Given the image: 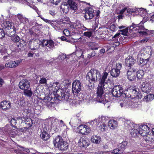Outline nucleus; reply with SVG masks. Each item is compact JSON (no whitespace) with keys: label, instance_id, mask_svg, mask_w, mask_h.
Listing matches in <instances>:
<instances>
[{"label":"nucleus","instance_id":"obj_1","mask_svg":"<svg viewBox=\"0 0 154 154\" xmlns=\"http://www.w3.org/2000/svg\"><path fill=\"white\" fill-rule=\"evenodd\" d=\"M108 75V74L107 72L103 73L102 76L100 79V82L97 89V95L96 100L98 102L103 103L104 104L107 102L105 98V95L104 94L103 89L105 83H107L105 81Z\"/></svg>","mask_w":154,"mask_h":154},{"label":"nucleus","instance_id":"obj_2","mask_svg":"<svg viewBox=\"0 0 154 154\" xmlns=\"http://www.w3.org/2000/svg\"><path fill=\"white\" fill-rule=\"evenodd\" d=\"M58 84V82L54 83L52 85L53 88H55L56 96L54 97L56 99L59 100L67 101L69 99V94L67 92H65L63 90L59 88L57 86Z\"/></svg>","mask_w":154,"mask_h":154},{"label":"nucleus","instance_id":"obj_3","mask_svg":"<svg viewBox=\"0 0 154 154\" xmlns=\"http://www.w3.org/2000/svg\"><path fill=\"white\" fill-rule=\"evenodd\" d=\"M53 144L55 147L61 151L65 150L68 147L67 142L64 141L62 137L59 135L56 137L54 139Z\"/></svg>","mask_w":154,"mask_h":154},{"label":"nucleus","instance_id":"obj_4","mask_svg":"<svg viewBox=\"0 0 154 154\" xmlns=\"http://www.w3.org/2000/svg\"><path fill=\"white\" fill-rule=\"evenodd\" d=\"M101 75L99 71L96 69L93 68L87 73L86 79L92 82L99 80L101 78Z\"/></svg>","mask_w":154,"mask_h":154},{"label":"nucleus","instance_id":"obj_5","mask_svg":"<svg viewBox=\"0 0 154 154\" xmlns=\"http://www.w3.org/2000/svg\"><path fill=\"white\" fill-rule=\"evenodd\" d=\"M13 23L8 21L4 22L1 26L6 31L5 34L8 36L12 37L16 33V29L13 26Z\"/></svg>","mask_w":154,"mask_h":154},{"label":"nucleus","instance_id":"obj_6","mask_svg":"<svg viewBox=\"0 0 154 154\" xmlns=\"http://www.w3.org/2000/svg\"><path fill=\"white\" fill-rule=\"evenodd\" d=\"M127 91L130 93V96L133 97V98H138L141 99L142 95L139 92V89L135 86H131L127 89Z\"/></svg>","mask_w":154,"mask_h":154},{"label":"nucleus","instance_id":"obj_7","mask_svg":"<svg viewBox=\"0 0 154 154\" xmlns=\"http://www.w3.org/2000/svg\"><path fill=\"white\" fill-rule=\"evenodd\" d=\"M123 89L120 85L115 86L111 90L112 93L113 97H119L123 94Z\"/></svg>","mask_w":154,"mask_h":154},{"label":"nucleus","instance_id":"obj_8","mask_svg":"<svg viewBox=\"0 0 154 154\" xmlns=\"http://www.w3.org/2000/svg\"><path fill=\"white\" fill-rule=\"evenodd\" d=\"M82 84L79 80H76L74 81L72 84V91L74 94H78L82 89Z\"/></svg>","mask_w":154,"mask_h":154},{"label":"nucleus","instance_id":"obj_9","mask_svg":"<svg viewBox=\"0 0 154 154\" xmlns=\"http://www.w3.org/2000/svg\"><path fill=\"white\" fill-rule=\"evenodd\" d=\"M137 69L134 68H130L127 72L128 79L130 81L135 80L136 78V72Z\"/></svg>","mask_w":154,"mask_h":154},{"label":"nucleus","instance_id":"obj_10","mask_svg":"<svg viewBox=\"0 0 154 154\" xmlns=\"http://www.w3.org/2000/svg\"><path fill=\"white\" fill-rule=\"evenodd\" d=\"M138 129L139 133L143 136L146 135L150 131V128L145 125H140Z\"/></svg>","mask_w":154,"mask_h":154},{"label":"nucleus","instance_id":"obj_11","mask_svg":"<svg viewBox=\"0 0 154 154\" xmlns=\"http://www.w3.org/2000/svg\"><path fill=\"white\" fill-rule=\"evenodd\" d=\"M19 86L20 89L23 90L29 89L30 87V82L26 79H23L20 82Z\"/></svg>","mask_w":154,"mask_h":154},{"label":"nucleus","instance_id":"obj_12","mask_svg":"<svg viewBox=\"0 0 154 154\" xmlns=\"http://www.w3.org/2000/svg\"><path fill=\"white\" fill-rule=\"evenodd\" d=\"M94 10L91 8H86L85 13V18L86 20L93 18L94 17Z\"/></svg>","mask_w":154,"mask_h":154},{"label":"nucleus","instance_id":"obj_13","mask_svg":"<svg viewBox=\"0 0 154 154\" xmlns=\"http://www.w3.org/2000/svg\"><path fill=\"white\" fill-rule=\"evenodd\" d=\"M140 88L142 92L147 93L149 92L151 87L149 83L145 82L141 85Z\"/></svg>","mask_w":154,"mask_h":154},{"label":"nucleus","instance_id":"obj_14","mask_svg":"<svg viewBox=\"0 0 154 154\" xmlns=\"http://www.w3.org/2000/svg\"><path fill=\"white\" fill-rule=\"evenodd\" d=\"M146 17H144L143 20L140 22V23L137 24H136L134 23H132V25L131 26L130 28L132 27V28L131 29H133L135 28L136 27V29H137L143 30L144 29V27L142 25L144 23L147 21Z\"/></svg>","mask_w":154,"mask_h":154},{"label":"nucleus","instance_id":"obj_15","mask_svg":"<svg viewBox=\"0 0 154 154\" xmlns=\"http://www.w3.org/2000/svg\"><path fill=\"white\" fill-rule=\"evenodd\" d=\"M136 62L135 60L132 57H128L125 59V63L126 66L132 68Z\"/></svg>","mask_w":154,"mask_h":154},{"label":"nucleus","instance_id":"obj_16","mask_svg":"<svg viewBox=\"0 0 154 154\" xmlns=\"http://www.w3.org/2000/svg\"><path fill=\"white\" fill-rule=\"evenodd\" d=\"M79 129L80 133L84 135L89 133L90 131L89 127L85 125H79Z\"/></svg>","mask_w":154,"mask_h":154},{"label":"nucleus","instance_id":"obj_17","mask_svg":"<svg viewBox=\"0 0 154 154\" xmlns=\"http://www.w3.org/2000/svg\"><path fill=\"white\" fill-rule=\"evenodd\" d=\"M22 62L21 60L9 62L5 64V67L8 68H15L18 66L19 64Z\"/></svg>","mask_w":154,"mask_h":154},{"label":"nucleus","instance_id":"obj_18","mask_svg":"<svg viewBox=\"0 0 154 154\" xmlns=\"http://www.w3.org/2000/svg\"><path fill=\"white\" fill-rule=\"evenodd\" d=\"M29 48L32 50H35L38 49V46L40 45L38 44L37 40H32L29 41Z\"/></svg>","mask_w":154,"mask_h":154},{"label":"nucleus","instance_id":"obj_19","mask_svg":"<svg viewBox=\"0 0 154 154\" xmlns=\"http://www.w3.org/2000/svg\"><path fill=\"white\" fill-rule=\"evenodd\" d=\"M11 104L10 103L6 101H2L0 105V107L3 110H6L9 109L11 107Z\"/></svg>","mask_w":154,"mask_h":154},{"label":"nucleus","instance_id":"obj_20","mask_svg":"<svg viewBox=\"0 0 154 154\" xmlns=\"http://www.w3.org/2000/svg\"><path fill=\"white\" fill-rule=\"evenodd\" d=\"M143 136L144 137V139L147 143L152 144H154V140L153 139L152 136L147 134L146 135Z\"/></svg>","mask_w":154,"mask_h":154},{"label":"nucleus","instance_id":"obj_21","mask_svg":"<svg viewBox=\"0 0 154 154\" xmlns=\"http://www.w3.org/2000/svg\"><path fill=\"white\" fill-rule=\"evenodd\" d=\"M40 137L42 139L45 141L47 140L50 137V135L44 130L41 131Z\"/></svg>","mask_w":154,"mask_h":154},{"label":"nucleus","instance_id":"obj_22","mask_svg":"<svg viewBox=\"0 0 154 154\" xmlns=\"http://www.w3.org/2000/svg\"><path fill=\"white\" fill-rule=\"evenodd\" d=\"M120 71L118 70L115 68L111 69L109 72L111 75L114 78L118 77L120 75Z\"/></svg>","mask_w":154,"mask_h":154},{"label":"nucleus","instance_id":"obj_23","mask_svg":"<svg viewBox=\"0 0 154 154\" xmlns=\"http://www.w3.org/2000/svg\"><path fill=\"white\" fill-rule=\"evenodd\" d=\"M83 26V25L79 21H77L75 23L70 25V26L71 28L76 29H79L82 28Z\"/></svg>","mask_w":154,"mask_h":154},{"label":"nucleus","instance_id":"obj_24","mask_svg":"<svg viewBox=\"0 0 154 154\" xmlns=\"http://www.w3.org/2000/svg\"><path fill=\"white\" fill-rule=\"evenodd\" d=\"M69 4L68 2H64L61 5L60 8L62 10L63 12L66 13L69 10Z\"/></svg>","mask_w":154,"mask_h":154},{"label":"nucleus","instance_id":"obj_25","mask_svg":"<svg viewBox=\"0 0 154 154\" xmlns=\"http://www.w3.org/2000/svg\"><path fill=\"white\" fill-rule=\"evenodd\" d=\"M88 46L89 48L91 50H97L99 48L98 44L94 42L89 43Z\"/></svg>","mask_w":154,"mask_h":154},{"label":"nucleus","instance_id":"obj_26","mask_svg":"<svg viewBox=\"0 0 154 154\" xmlns=\"http://www.w3.org/2000/svg\"><path fill=\"white\" fill-rule=\"evenodd\" d=\"M40 17L41 19L43 20L45 22L50 23L52 26H53L54 28H55V27H56V26L55 25V24H56L57 23L56 20H50L48 19H45L42 16H40Z\"/></svg>","mask_w":154,"mask_h":154},{"label":"nucleus","instance_id":"obj_27","mask_svg":"<svg viewBox=\"0 0 154 154\" xmlns=\"http://www.w3.org/2000/svg\"><path fill=\"white\" fill-rule=\"evenodd\" d=\"M154 99V95L152 94H147L144 97L143 100L146 102L151 101Z\"/></svg>","mask_w":154,"mask_h":154},{"label":"nucleus","instance_id":"obj_28","mask_svg":"<svg viewBox=\"0 0 154 154\" xmlns=\"http://www.w3.org/2000/svg\"><path fill=\"white\" fill-rule=\"evenodd\" d=\"M100 119H97L91 121L90 122V127H92L93 128H96L97 126L99 124V121Z\"/></svg>","mask_w":154,"mask_h":154},{"label":"nucleus","instance_id":"obj_29","mask_svg":"<svg viewBox=\"0 0 154 154\" xmlns=\"http://www.w3.org/2000/svg\"><path fill=\"white\" fill-rule=\"evenodd\" d=\"M79 144L84 147H86L89 145V141L88 140H85L83 139H80L79 142Z\"/></svg>","mask_w":154,"mask_h":154},{"label":"nucleus","instance_id":"obj_30","mask_svg":"<svg viewBox=\"0 0 154 154\" xmlns=\"http://www.w3.org/2000/svg\"><path fill=\"white\" fill-rule=\"evenodd\" d=\"M128 144V142L126 141H124L119 144V147L120 149L123 152L124 150L126 149Z\"/></svg>","mask_w":154,"mask_h":154},{"label":"nucleus","instance_id":"obj_31","mask_svg":"<svg viewBox=\"0 0 154 154\" xmlns=\"http://www.w3.org/2000/svg\"><path fill=\"white\" fill-rule=\"evenodd\" d=\"M117 122L114 120L109 121L108 123L109 126L112 129H114L117 127Z\"/></svg>","mask_w":154,"mask_h":154},{"label":"nucleus","instance_id":"obj_32","mask_svg":"<svg viewBox=\"0 0 154 154\" xmlns=\"http://www.w3.org/2000/svg\"><path fill=\"white\" fill-rule=\"evenodd\" d=\"M68 4H69V7L73 10L77 9V5L75 2L69 0L68 2Z\"/></svg>","mask_w":154,"mask_h":154},{"label":"nucleus","instance_id":"obj_33","mask_svg":"<svg viewBox=\"0 0 154 154\" xmlns=\"http://www.w3.org/2000/svg\"><path fill=\"white\" fill-rule=\"evenodd\" d=\"M144 74V72L142 70H140L136 72V76L138 79H141Z\"/></svg>","mask_w":154,"mask_h":154},{"label":"nucleus","instance_id":"obj_34","mask_svg":"<svg viewBox=\"0 0 154 154\" xmlns=\"http://www.w3.org/2000/svg\"><path fill=\"white\" fill-rule=\"evenodd\" d=\"M91 141L94 143L98 144L100 141V136H95L92 137L91 139Z\"/></svg>","mask_w":154,"mask_h":154},{"label":"nucleus","instance_id":"obj_35","mask_svg":"<svg viewBox=\"0 0 154 154\" xmlns=\"http://www.w3.org/2000/svg\"><path fill=\"white\" fill-rule=\"evenodd\" d=\"M131 134L132 136L135 137L140 134L139 133V130L137 129H132L131 131Z\"/></svg>","mask_w":154,"mask_h":154},{"label":"nucleus","instance_id":"obj_36","mask_svg":"<svg viewBox=\"0 0 154 154\" xmlns=\"http://www.w3.org/2000/svg\"><path fill=\"white\" fill-rule=\"evenodd\" d=\"M24 94L29 97H31L32 95V93L31 91V89L29 88V89H25L24 90Z\"/></svg>","mask_w":154,"mask_h":154},{"label":"nucleus","instance_id":"obj_37","mask_svg":"<svg viewBox=\"0 0 154 154\" xmlns=\"http://www.w3.org/2000/svg\"><path fill=\"white\" fill-rule=\"evenodd\" d=\"M130 26H130L128 27V28H126L125 29H123L121 30H120V32H121V34L123 35H125V36L127 35V33L128 32V28L131 30H132L131 29L132 28H133L132 27L130 29Z\"/></svg>","mask_w":154,"mask_h":154},{"label":"nucleus","instance_id":"obj_38","mask_svg":"<svg viewBox=\"0 0 154 154\" xmlns=\"http://www.w3.org/2000/svg\"><path fill=\"white\" fill-rule=\"evenodd\" d=\"M11 40L14 42H19L20 40V38L19 36L17 35H14L11 37Z\"/></svg>","mask_w":154,"mask_h":154},{"label":"nucleus","instance_id":"obj_39","mask_svg":"<svg viewBox=\"0 0 154 154\" xmlns=\"http://www.w3.org/2000/svg\"><path fill=\"white\" fill-rule=\"evenodd\" d=\"M54 46V42L52 40H48V44L47 47H48L49 49H53Z\"/></svg>","mask_w":154,"mask_h":154},{"label":"nucleus","instance_id":"obj_40","mask_svg":"<svg viewBox=\"0 0 154 154\" xmlns=\"http://www.w3.org/2000/svg\"><path fill=\"white\" fill-rule=\"evenodd\" d=\"M132 125V123L129 120H126L125 123V127L128 129H131V125Z\"/></svg>","mask_w":154,"mask_h":154},{"label":"nucleus","instance_id":"obj_41","mask_svg":"<svg viewBox=\"0 0 154 154\" xmlns=\"http://www.w3.org/2000/svg\"><path fill=\"white\" fill-rule=\"evenodd\" d=\"M10 122L11 125L12 127H16V125L17 123V122L16 118L15 119L13 118L11 120Z\"/></svg>","mask_w":154,"mask_h":154},{"label":"nucleus","instance_id":"obj_42","mask_svg":"<svg viewBox=\"0 0 154 154\" xmlns=\"http://www.w3.org/2000/svg\"><path fill=\"white\" fill-rule=\"evenodd\" d=\"M44 100L45 102L47 103L49 102L50 103H52L53 102L52 100H54L53 98L51 97L50 96H47L45 97Z\"/></svg>","mask_w":154,"mask_h":154},{"label":"nucleus","instance_id":"obj_43","mask_svg":"<svg viewBox=\"0 0 154 154\" xmlns=\"http://www.w3.org/2000/svg\"><path fill=\"white\" fill-rule=\"evenodd\" d=\"M48 40H43L40 45L42 47H44L45 46H48Z\"/></svg>","mask_w":154,"mask_h":154},{"label":"nucleus","instance_id":"obj_44","mask_svg":"<svg viewBox=\"0 0 154 154\" xmlns=\"http://www.w3.org/2000/svg\"><path fill=\"white\" fill-rule=\"evenodd\" d=\"M83 52L82 50L77 51L75 53L76 56L78 57H83Z\"/></svg>","mask_w":154,"mask_h":154},{"label":"nucleus","instance_id":"obj_45","mask_svg":"<svg viewBox=\"0 0 154 154\" xmlns=\"http://www.w3.org/2000/svg\"><path fill=\"white\" fill-rule=\"evenodd\" d=\"M25 103V101L23 98H21L18 101V104L20 106H24Z\"/></svg>","mask_w":154,"mask_h":154},{"label":"nucleus","instance_id":"obj_46","mask_svg":"<svg viewBox=\"0 0 154 154\" xmlns=\"http://www.w3.org/2000/svg\"><path fill=\"white\" fill-rule=\"evenodd\" d=\"M146 31H140L139 32V33L140 35L147 36L151 32L147 29H146Z\"/></svg>","mask_w":154,"mask_h":154},{"label":"nucleus","instance_id":"obj_47","mask_svg":"<svg viewBox=\"0 0 154 154\" xmlns=\"http://www.w3.org/2000/svg\"><path fill=\"white\" fill-rule=\"evenodd\" d=\"M4 28L2 27V28H0V38H3L5 37V33L3 30Z\"/></svg>","mask_w":154,"mask_h":154},{"label":"nucleus","instance_id":"obj_48","mask_svg":"<svg viewBox=\"0 0 154 154\" xmlns=\"http://www.w3.org/2000/svg\"><path fill=\"white\" fill-rule=\"evenodd\" d=\"M21 148H22V150H25L27 152H30L32 154H35L36 153V152H37V151L36 150H35L34 151L35 152H32V150H33V149H31L30 150H29V149H26V148H23L22 147H21Z\"/></svg>","mask_w":154,"mask_h":154},{"label":"nucleus","instance_id":"obj_49","mask_svg":"<svg viewBox=\"0 0 154 154\" xmlns=\"http://www.w3.org/2000/svg\"><path fill=\"white\" fill-rule=\"evenodd\" d=\"M57 58L59 59L63 60L65 59L67 57L65 54H61L58 56Z\"/></svg>","mask_w":154,"mask_h":154},{"label":"nucleus","instance_id":"obj_50","mask_svg":"<svg viewBox=\"0 0 154 154\" xmlns=\"http://www.w3.org/2000/svg\"><path fill=\"white\" fill-rule=\"evenodd\" d=\"M112 152H113L115 154H121L123 153L122 151L121 150V149H120V148H119V147H118V148L114 149Z\"/></svg>","mask_w":154,"mask_h":154},{"label":"nucleus","instance_id":"obj_51","mask_svg":"<svg viewBox=\"0 0 154 154\" xmlns=\"http://www.w3.org/2000/svg\"><path fill=\"white\" fill-rule=\"evenodd\" d=\"M125 102V101L124 99L123 100L119 101V104L121 107H126Z\"/></svg>","mask_w":154,"mask_h":154},{"label":"nucleus","instance_id":"obj_52","mask_svg":"<svg viewBox=\"0 0 154 154\" xmlns=\"http://www.w3.org/2000/svg\"><path fill=\"white\" fill-rule=\"evenodd\" d=\"M89 82L90 83L88 85L87 87L88 89L90 91L94 87V82H92L91 81Z\"/></svg>","mask_w":154,"mask_h":154},{"label":"nucleus","instance_id":"obj_53","mask_svg":"<svg viewBox=\"0 0 154 154\" xmlns=\"http://www.w3.org/2000/svg\"><path fill=\"white\" fill-rule=\"evenodd\" d=\"M69 20V18L67 16H65L63 18L61 19V21L63 23H66Z\"/></svg>","mask_w":154,"mask_h":154},{"label":"nucleus","instance_id":"obj_54","mask_svg":"<svg viewBox=\"0 0 154 154\" xmlns=\"http://www.w3.org/2000/svg\"><path fill=\"white\" fill-rule=\"evenodd\" d=\"M106 125L104 122L101 123L100 126V128L102 131H104L106 130L105 127H106Z\"/></svg>","mask_w":154,"mask_h":154},{"label":"nucleus","instance_id":"obj_55","mask_svg":"<svg viewBox=\"0 0 154 154\" xmlns=\"http://www.w3.org/2000/svg\"><path fill=\"white\" fill-rule=\"evenodd\" d=\"M125 106L126 107H129L130 106V100L128 98H125Z\"/></svg>","mask_w":154,"mask_h":154},{"label":"nucleus","instance_id":"obj_56","mask_svg":"<svg viewBox=\"0 0 154 154\" xmlns=\"http://www.w3.org/2000/svg\"><path fill=\"white\" fill-rule=\"evenodd\" d=\"M16 121L17 123H22L23 121H24V119L21 117H17L16 118Z\"/></svg>","mask_w":154,"mask_h":154},{"label":"nucleus","instance_id":"obj_57","mask_svg":"<svg viewBox=\"0 0 154 154\" xmlns=\"http://www.w3.org/2000/svg\"><path fill=\"white\" fill-rule=\"evenodd\" d=\"M96 54V53L95 51H93L88 54V58L90 59L91 57H93L95 56Z\"/></svg>","mask_w":154,"mask_h":154},{"label":"nucleus","instance_id":"obj_58","mask_svg":"<svg viewBox=\"0 0 154 154\" xmlns=\"http://www.w3.org/2000/svg\"><path fill=\"white\" fill-rule=\"evenodd\" d=\"M16 16L18 18L20 22L21 23L24 17H23L22 14H18L17 15H16Z\"/></svg>","mask_w":154,"mask_h":154},{"label":"nucleus","instance_id":"obj_59","mask_svg":"<svg viewBox=\"0 0 154 154\" xmlns=\"http://www.w3.org/2000/svg\"><path fill=\"white\" fill-rule=\"evenodd\" d=\"M77 96L78 98L79 99V100L82 101V100H84V95L82 93H79L77 94Z\"/></svg>","mask_w":154,"mask_h":154},{"label":"nucleus","instance_id":"obj_60","mask_svg":"<svg viewBox=\"0 0 154 154\" xmlns=\"http://www.w3.org/2000/svg\"><path fill=\"white\" fill-rule=\"evenodd\" d=\"M75 122H76L79 123L80 122V120L78 119H72L71 120V121L69 122V123L70 124H71V123H72V124H75Z\"/></svg>","mask_w":154,"mask_h":154},{"label":"nucleus","instance_id":"obj_61","mask_svg":"<svg viewBox=\"0 0 154 154\" xmlns=\"http://www.w3.org/2000/svg\"><path fill=\"white\" fill-rule=\"evenodd\" d=\"M116 28L117 27L114 24H112L110 26L109 29L111 31L113 32L116 30Z\"/></svg>","mask_w":154,"mask_h":154},{"label":"nucleus","instance_id":"obj_62","mask_svg":"<svg viewBox=\"0 0 154 154\" xmlns=\"http://www.w3.org/2000/svg\"><path fill=\"white\" fill-rule=\"evenodd\" d=\"M29 22V20L28 18L25 17H24L22 19V20L21 23H23L24 24H26Z\"/></svg>","mask_w":154,"mask_h":154},{"label":"nucleus","instance_id":"obj_63","mask_svg":"<svg viewBox=\"0 0 154 154\" xmlns=\"http://www.w3.org/2000/svg\"><path fill=\"white\" fill-rule=\"evenodd\" d=\"M50 1L51 3L57 5L61 1V0H50Z\"/></svg>","mask_w":154,"mask_h":154},{"label":"nucleus","instance_id":"obj_64","mask_svg":"<svg viewBox=\"0 0 154 154\" xmlns=\"http://www.w3.org/2000/svg\"><path fill=\"white\" fill-rule=\"evenodd\" d=\"M83 34L84 36L90 37L92 35V33L90 32H85Z\"/></svg>","mask_w":154,"mask_h":154}]
</instances>
